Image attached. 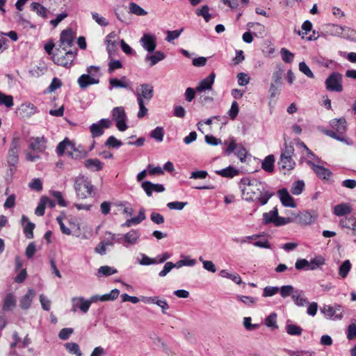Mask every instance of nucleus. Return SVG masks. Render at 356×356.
Instances as JSON below:
<instances>
[{"mask_svg":"<svg viewBox=\"0 0 356 356\" xmlns=\"http://www.w3.org/2000/svg\"><path fill=\"white\" fill-rule=\"evenodd\" d=\"M239 187L242 198L248 202H259L261 205H265L271 197V194L266 188L265 184L255 178H242Z\"/></svg>","mask_w":356,"mask_h":356,"instance_id":"nucleus-1","label":"nucleus"},{"mask_svg":"<svg viewBox=\"0 0 356 356\" xmlns=\"http://www.w3.org/2000/svg\"><path fill=\"white\" fill-rule=\"evenodd\" d=\"M346 124L347 122L345 118L332 119L330 122V125L332 130L326 129L323 130V132L330 138L348 144L346 138L344 137V134L347 130Z\"/></svg>","mask_w":356,"mask_h":356,"instance_id":"nucleus-2","label":"nucleus"},{"mask_svg":"<svg viewBox=\"0 0 356 356\" xmlns=\"http://www.w3.org/2000/svg\"><path fill=\"white\" fill-rule=\"evenodd\" d=\"M99 67L91 65L86 70L87 74L80 76L77 83L81 89H86L90 85L97 84L99 79Z\"/></svg>","mask_w":356,"mask_h":356,"instance_id":"nucleus-3","label":"nucleus"},{"mask_svg":"<svg viewBox=\"0 0 356 356\" xmlns=\"http://www.w3.org/2000/svg\"><path fill=\"white\" fill-rule=\"evenodd\" d=\"M74 189L78 197L86 199L92 195L93 186L87 177L79 175L74 180Z\"/></svg>","mask_w":356,"mask_h":356,"instance_id":"nucleus-4","label":"nucleus"},{"mask_svg":"<svg viewBox=\"0 0 356 356\" xmlns=\"http://www.w3.org/2000/svg\"><path fill=\"white\" fill-rule=\"evenodd\" d=\"M294 154V148L292 145H286L282 151L278 164L280 168L283 170H292L296 163L292 159Z\"/></svg>","mask_w":356,"mask_h":356,"instance_id":"nucleus-5","label":"nucleus"},{"mask_svg":"<svg viewBox=\"0 0 356 356\" xmlns=\"http://www.w3.org/2000/svg\"><path fill=\"white\" fill-rule=\"evenodd\" d=\"M76 51V50L69 49L63 52L58 50V52L53 56L54 62L58 65L70 67L75 58Z\"/></svg>","mask_w":356,"mask_h":356,"instance_id":"nucleus-6","label":"nucleus"},{"mask_svg":"<svg viewBox=\"0 0 356 356\" xmlns=\"http://www.w3.org/2000/svg\"><path fill=\"white\" fill-rule=\"evenodd\" d=\"M112 119L115 122L116 127L120 131L127 129V117L122 106L115 107L112 111Z\"/></svg>","mask_w":356,"mask_h":356,"instance_id":"nucleus-7","label":"nucleus"},{"mask_svg":"<svg viewBox=\"0 0 356 356\" xmlns=\"http://www.w3.org/2000/svg\"><path fill=\"white\" fill-rule=\"evenodd\" d=\"M295 223L300 225H309L313 224L317 220L318 215V213L313 211H303L298 213H293Z\"/></svg>","mask_w":356,"mask_h":356,"instance_id":"nucleus-8","label":"nucleus"},{"mask_svg":"<svg viewBox=\"0 0 356 356\" xmlns=\"http://www.w3.org/2000/svg\"><path fill=\"white\" fill-rule=\"evenodd\" d=\"M325 84L329 91L342 92V75L339 72H332L326 79Z\"/></svg>","mask_w":356,"mask_h":356,"instance_id":"nucleus-9","label":"nucleus"},{"mask_svg":"<svg viewBox=\"0 0 356 356\" xmlns=\"http://www.w3.org/2000/svg\"><path fill=\"white\" fill-rule=\"evenodd\" d=\"M234 150L235 154L236 156L240 159V161L242 163L245 162V159L248 155V151L247 149L241 144H236L235 142V140L234 138H232L230 140L229 144L226 149L225 154L227 155H229L231 153H232Z\"/></svg>","mask_w":356,"mask_h":356,"instance_id":"nucleus-10","label":"nucleus"},{"mask_svg":"<svg viewBox=\"0 0 356 356\" xmlns=\"http://www.w3.org/2000/svg\"><path fill=\"white\" fill-rule=\"evenodd\" d=\"M321 312L329 319L339 320L343 316V309L341 305H324L321 308Z\"/></svg>","mask_w":356,"mask_h":356,"instance_id":"nucleus-11","label":"nucleus"},{"mask_svg":"<svg viewBox=\"0 0 356 356\" xmlns=\"http://www.w3.org/2000/svg\"><path fill=\"white\" fill-rule=\"evenodd\" d=\"M28 143L29 149L37 153L44 152L47 149V139L43 136L31 137Z\"/></svg>","mask_w":356,"mask_h":356,"instance_id":"nucleus-12","label":"nucleus"},{"mask_svg":"<svg viewBox=\"0 0 356 356\" xmlns=\"http://www.w3.org/2000/svg\"><path fill=\"white\" fill-rule=\"evenodd\" d=\"M111 121L108 119H101L97 123H93L90 127V131L92 138H97L104 134V128H109Z\"/></svg>","mask_w":356,"mask_h":356,"instance_id":"nucleus-13","label":"nucleus"},{"mask_svg":"<svg viewBox=\"0 0 356 356\" xmlns=\"http://www.w3.org/2000/svg\"><path fill=\"white\" fill-rule=\"evenodd\" d=\"M74 33L71 29L63 30L60 36V47L63 51L69 50L74 42Z\"/></svg>","mask_w":356,"mask_h":356,"instance_id":"nucleus-14","label":"nucleus"},{"mask_svg":"<svg viewBox=\"0 0 356 356\" xmlns=\"http://www.w3.org/2000/svg\"><path fill=\"white\" fill-rule=\"evenodd\" d=\"M119 38L115 32H111L106 38V49L110 58L114 56L118 51Z\"/></svg>","mask_w":356,"mask_h":356,"instance_id":"nucleus-15","label":"nucleus"},{"mask_svg":"<svg viewBox=\"0 0 356 356\" xmlns=\"http://www.w3.org/2000/svg\"><path fill=\"white\" fill-rule=\"evenodd\" d=\"M140 43L145 50L152 53L156 47V38L153 34L145 33L140 39Z\"/></svg>","mask_w":356,"mask_h":356,"instance_id":"nucleus-16","label":"nucleus"},{"mask_svg":"<svg viewBox=\"0 0 356 356\" xmlns=\"http://www.w3.org/2000/svg\"><path fill=\"white\" fill-rule=\"evenodd\" d=\"M153 86L149 84L143 83L140 85L136 88L137 101L143 99L149 102L153 97Z\"/></svg>","mask_w":356,"mask_h":356,"instance_id":"nucleus-17","label":"nucleus"},{"mask_svg":"<svg viewBox=\"0 0 356 356\" xmlns=\"http://www.w3.org/2000/svg\"><path fill=\"white\" fill-rule=\"evenodd\" d=\"M72 311L75 312L79 309L83 313H87L90 308V302L83 297H74L72 298Z\"/></svg>","mask_w":356,"mask_h":356,"instance_id":"nucleus-18","label":"nucleus"},{"mask_svg":"<svg viewBox=\"0 0 356 356\" xmlns=\"http://www.w3.org/2000/svg\"><path fill=\"white\" fill-rule=\"evenodd\" d=\"M307 163L320 179H328L330 177L332 172L328 168L322 165H316L311 161H308Z\"/></svg>","mask_w":356,"mask_h":356,"instance_id":"nucleus-19","label":"nucleus"},{"mask_svg":"<svg viewBox=\"0 0 356 356\" xmlns=\"http://www.w3.org/2000/svg\"><path fill=\"white\" fill-rule=\"evenodd\" d=\"M278 195L282 204L286 207L296 208V204L294 199L289 194L286 188H282L278 191Z\"/></svg>","mask_w":356,"mask_h":356,"instance_id":"nucleus-20","label":"nucleus"},{"mask_svg":"<svg viewBox=\"0 0 356 356\" xmlns=\"http://www.w3.org/2000/svg\"><path fill=\"white\" fill-rule=\"evenodd\" d=\"M143 189L145 191L146 195L149 197L152 196V193H161L165 191V188L162 184H153L149 181H145L141 185Z\"/></svg>","mask_w":356,"mask_h":356,"instance_id":"nucleus-21","label":"nucleus"},{"mask_svg":"<svg viewBox=\"0 0 356 356\" xmlns=\"http://www.w3.org/2000/svg\"><path fill=\"white\" fill-rule=\"evenodd\" d=\"M140 236L139 231L136 229H131L129 232L123 235L124 246L128 247L129 245H136Z\"/></svg>","mask_w":356,"mask_h":356,"instance_id":"nucleus-22","label":"nucleus"},{"mask_svg":"<svg viewBox=\"0 0 356 356\" xmlns=\"http://www.w3.org/2000/svg\"><path fill=\"white\" fill-rule=\"evenodd\" d=\"M152 54H147L145 57V62L147 63L150 67L157 64L165 58V54L161 51L152 52Z\"/></svg>","mask_w":356,"mask_h":356,"instance_id":"nucleus-23","label":"nucleus"},{"mask_svg":"<svg viewBox=\"0 0 356 356\" xmlns=\"http://www.w3.org/2000/svg\"><path fill=\"white\" fill-rule=\"evenodd\" d=\"M215 77V74L213 72L211 73L207 78L200 81L196 88V90L197 92H204L206 90L212 89V86L214 83Z\"/></svg>","mask_w":356,"mask_h":356,"instance_id":"nucleus-24","label":"nucleus"},{"mask_svg":"<svg viewBox=\"0 0 356 356\" xmlns=\"http://www.w3.org/2000/svg\"><path fill=\"white\" fill-rule=\"evenodd\" d=\"M291 298L294 303L298 307H304L308 304L307 299L302 290H296Z\"/></svg>","mask_w":356,"mask_h":356,"instance_id":"nucleus-25","label":"nucleus"},{"mask_svg":"<svg viewBox=\"0 0 356 356\" xmlns=\"http://www.w3.org/2000/svg\"><path fill=\"white\" fill-rule=\"evenodd\" d=\"M278 216V210L276 207H274L269 212L263 213V223L264 225H268L273 223L275 225V222Z\"/></svg>","mask_w":356,"mask_h":356,"instance_id":"nucleus-26","label":"nucleus"},{"mask_svg":"<svg viewBox=\"0 0 356 356\" xmlns=\"http://www.w3.org/2000/svg\"><path fill=\"white\" fill-rule=\"evenodd\" d=\"M216 173L223 177L232 178L238 175L239 170L232 166H229L224 169L216 170Z\"/></svg>","mask_w":356,"mask_h":356,"instance_id":"nucleus-27","label":"nucleus"},{"mask_svg":"<svg viewBox=\"0 0 356 356\" xmlns=\"http://www.w3.org/2000/svg\"><path fill=\"white\" fill-rule=\"evenodd\" d=\"M85 166L93 171H99L102 169L103 163L97 159H89L85 161Z\"/></svg>","mask_w":356,"mask_h":356,"instance_id":"nucleus-28","label":"nucleus"},{"mask_svg":"<svg viewBox=\"0 0 356 356\" xmlns=\"http://www.w3.org/2000/svg\"><path fill=\"white\" fill-rule=\"evenodd\" d=\"M274 156L272 154L267 156L262 162V169L267 172H273L274 171Z\"/></svg>","mask_w":356,"mask_h":356,"instance_id":"nucleus-29","label":"nucleus"},{"mask_svg":"<svg viewBox=\"0 0 356 356\" xmlns=\"http://www.w3.org/2000/svg\"><path fill=\"white\" fill-rule=\"evenodd\" d=\"M30 7L31 10L36 13L38 15L43 18L47 17L48 10L42 4L37 2H33Z\"/></svg>","mask_w":356,"mask_h":356,"instance_id":"nucleus-30","label":"nucleus"},{"mask_svg":"<svg viewBox=\"0 0 356 356\" xmlns=\"http://www.w3.org/2000/svg\"><path fill=\"white\" fill-rule=\"evenodd\" d=\"M351 207L346 204H339L334 207V213L337 216H343L351 212Z\"/></svg>","mask_w":356,"mask_h":356,"instance_id":"nucleus-31","label":"nucleus"},{"mask_svg":"<svg viewBox=\"0 0 356 356\" xmlns=\"http://www.w3.org/2000/svg\"><path fill=\"white\" fill-rule=\"evenodd\" d=\"M325 263V258L321 255H318L309 261V270H314L321 268Z\"/></svg>","mask_w":356,"mask_h":356,"instance_id":"nucleus-32","label":"nucleus"},{"mask_svg":"<svg viewBox=\"0 0 356 356\" xmlns=\"http://www.w3.org/2000/svg\"><path fill=\"white\" fill-rule=\"evenodd\" d=\"M219 275L223 278L230 279L237 284H241L242 283L241 277L238 274H232L227 270H221L219 273Z\"/></svg>","mask_w":356,"mask_h":356,"instance_id":"nucleus-33","label":"nucleus"},{"mask_svg":"<svg viewBox=\"0 0 356 356\" xmlns=\"http://www.w3.org/2000/svg\"><path fill=\"white\" fill-rule=\"evenodd\" d=\"M118 270L116 268L108 266H102L99 268L97 273V276L100 277L102 276H109L117 273Z\"/></svg>","mask_w":356,"mask_h":356,"instance_id":"nucleus-34","label":"nucleus"},{"mask_svg":"<svg viewBox=\"0 0 356 356\" xmlns=\"http://www.w3.org/2000/svg\"><path fill=\"white\" fill-rule=\"evenodd\" d=\"M195 14L197 16H202L205 22H208L211 19V14L209 13V8L207 5H204L201 8H198L195 10Z\"/></svg>","mask_w":356,"mask_h":356,"instance_id":"nucleus-35","label":"nucleus"},{"mask_svg":"<svg viewBox=\"0 0 356 356\" xmlns=\"http://www.w3.org/2000/svg\"><path fill=\"white\" fill-rule=\"evenodd\" d=\"M265 325L272 330H276L278 328L277 324V314L273 312L268 316L265 319Z\"/></svg>","mask_w":356,"mask_h":356,"instance_id":"nucleus-36","label":"nucleus"},{"mask_svg":"<svg viewBox=\"0 0 356 356\" xmlns=\"http://www.w3.org/2000/svg\"><path fill=\"white\" fill-rule=\"evenodd\" d=\"M129 11L131 13L138 16H145L147 14V11L134 2L129 3Z\"/></svg>","mask_w":356,"mask_h":356,"instance_id":"nucleus-37","label":"nucleus"},{"mask_svg":"<svg viewBox=\"0 0 356 356\" xmlns=\"http://www.w3.org/2000/svg\"><path fill=\"white\" fill-rule=\"evenodd\" d=\"M287 334L292 336H300L302 334V329L296 325L287 323L286 325Z\"/></svg>","mask_w":356,"mask_h":356,"instance_id":"nucleus-38","label":"nucleus"},{"mask_svg":"<svg viewBox=\"0 0 356 356\" xmlns=\"http://www.w3.org/2000/svg\"><path fill=\"white\" fill-rule=\"evenodd\" d=\"M305 188V183L303 181L298 180L295 181L291 188V193L295 195H299L302 193Z\"/></svg>","mask_w":356,"mask_h":356,"instance_id":"nucleus-39","label":"nucleus"},{"mask_svg":"<svg viewBox=\"0 0 356 356\" xmlns=\"http://www.w3.org/2000/svg\"><path fill=\"white\" fill-rule=\"evenodd\" d=\"M92 19L99 26L106 27L109 23L108 21L103 16L96 12L91 13Z\"/></svg>","mask_w":356,"mask_h":356,"instance_id":"nucleus-40","label":"nucleus"},{"mask_svg":"<svg viewBox=\"0 0 356 356\" xmlns=\"http://www.w3.org/2000/svg\"><path fill=\"white\" fill-rule=\"evenodd\" d=\"M16 300L14 296L9 293L6 296L3 306L4 310H10L15 306Z\"/></svg>","mask_w":356,"mask_h":356,"instance_id":"nucleus-41","label":"nucleus"},{"mask_svg":"<svg viewBox=\"0 0 356 356\" xmlns=\"http://www.w3.org/2000/svg\"><path fill=\"white\" fill-rule=\"evenodd\" d=\"M28 186L33 191L40 192L42 190V181L40 178H35L28 184Z\"/></svg>","mask_w":356,"mask_h":356,"instance_id":"nucleus-42","label":"nucleus"},{"mask_svg":"<svg viewBox=\"0 0 356 356\" xmlns=\"http://www.w3.org/2000/svg\"><path fill=\"white\" fill-rule=\"evenodd\" d=\"M351 268V264L349 260L344 261L339 268V275L344 278L347 276Z\"/></svg>","mask_w":356,"mask_h":356,"instance_id":"nucleus-43","label":"nucleus"},{"mask_svg":"<svg viewBox=\"0 0 356 356\" xmlns=\"http://www.w3.org/2000/svg\"><path fill=\"white\" fill-rule=\"evenodd\" d=\"M280 54L282 60L286 63H291L294 58V54L286 48L280 49Z\"/></svg>","mask_w":356,"mask_h":356,"instance_id":"nucleus-44","label":"nucleus"},{"mask_svg":"<svg viewBox=\"0 0 356 356\" xmlns=\"http://www.w3.org/2000/svg\"><path fill=\"white\" fill-rule=\"evenodd\" d=\"M126 79L125 76H123L121 80L116 78L111 79L109 81L110 85L112 88H127L129 84L124 81Z\"/></svg>","mask_w":356,"mask_h":356,"instance_id":"nucleus-45","label":"nucleus"},{"mask_svg":"<svg viewBox=\"0 0 356 356\" xmlns=\"http://www.w3.org/2000/svg\"><path fill=\"white\" fill-rule=\"evenodd\" d=\"M0 105H4L8 108L12 107L13 106V97L0 92Z\"/></svg>","mask_w":356,"mask_h":356,"instance_id":"nucleus-46","label":"nucleus"},{"mask_svg":"<svg viewBox=\"0 0 356 356\" xmlns=\"http://www.w3.org/2000/svg\"><path fill=\"white\" fill-rule=\"evenodd\" d=\"M66 350L72 354H75L76 356H82L79 346L76 343H67L65 345Z\"/></svg>","mask_w":356,"mask_h":356,"instance_id":"nucleus-47","label":"nucleus"},{"mask_svg":"<svg viewBox=\"0 0 356 356\" xmlns=\"http://www.w3.org/2000/svg\"><path fill=\"white\" fill-rule=\"evenodd\" d=\"M150 136L158 142H161L164 136V131L163 127H157L153 129L150 134Z\"/></svg>","mask_w":356,"mask_h":356,"instance_id":"nucleus-48","label":"nucleus"},{"mask_svg":"<svg viewBox=\"0 0 356 356\" xmlns=\"http://www.w3.org/2000/svg\"><path fill=\"white\" fill-rule=\"evenodd\" d=\"M295 220L293 213H291V216L289 217H280L278 216L275 222V226L280 227L291 222L295 223Z\"/></svg>","mask_w":356,"mask_h":356,"instance_id":"nucleus-49","label":"nucleus"},{"mask_svg":"<svg viewBox=\"0 0 356 356\" xmlns=\"http://www.w3.org/2000/svg\"><path fill=\"white\" fill-rule=\"evenodd\" d=\"M279 291L280 292V295L283 298H286V297L291 296L294 293V288L291 285H284L280 288Z\"/></svg>","mask_w":356,"mask_h":356,"instance_id":"nucleus-50","label":"nucleus"},{"mask_svg":"<svg viewBox=\"0 0 356 356\" xmlns=\"http://www.w3.org/2000/svg\"><path fill=\"white\" fill-rule=\"evenodd\" d=\"M37 112L38 108L33 104L31 102L24 104V113H26V117H30Z\"/></svg>","mask_w":356,"mask_h":356,"instance_id":"nucleus-51","label":"nucleus"},{"mask_svg":"<svg viewBox=\"0 0 356 356\" xmlns=\"http://www.w3.org/2000/svg\"><path fill=\"white\" fill-rule=\"evenodd\" d=\"M184 28H181L179 30L168 31L166 32L167 36L165 38V40L168 42H171L174 40L177 39L180 36L181 33L184 31Z\"/></svg>","mask_w":356,"mask_h":356,"instance_id":"nucleus-52","label":"nucleus"},{"mask_svg":"<svg viewBox=\"0 0 356 356\" xmlns=\"http://www.w3.org/2000/svg\"><path fill=\"white\" fill-rule=\"evenodd\" d=\"M283 71L282 68L279 67L276 71L273 73L272 79L273 81L271 83L282 86V77Z\"/></svg>","mask_w":356,"mask_h":356,"instance_id":"nucleus-53","label":"nucleus"},{"mask_svg":"<svg viewBox=\"0 0 356 356\" xmlns=\"http://www.w3.org/2000/svg\"><path fill=\"white\" fill-rule=\"evenodd\" d=\"M299 70L303 73L308 78L313 79L314 78V74L309 67V66L305 62H300L299 63Z\"/></svg>","mask_w":356,"mask_h":356,"instance_id":"nucleus-54","label":"nucleus"},{"mask_svg":"<svg viewBox=\"0 0 356 356\" xmlns=\"http://www.w3.org/2000/svg\"><path fill=\"white\" fill-rule=\"evenodd\" d=\"M35 293L33 289H29L27 293L24 296V309H27L30 307L33 298L35 297Z\"/></svg>","mask_w":356,"mask_h":356,"instance_id":"nucleus-55","label":"nucleus"},{"mask_svg":"<svg viewBox=\"0 0 356 356\" xmlns=\"http://www.w3.org/2000/svg\"><path fill=\"white\" fill-rule=\"evenodd\" d=\"M280 288L277 286H267L264 289L263 297H271L278 293Z\"/></svg>","mask_w":356,"mask_h":356,"instance_id":"nucleus-56","label":"nucleus"},{"mask_svg":"<svg viewBox=\"0 0 356 356\" xmlns=\"http://www.w3.org/2000/svg\"><path fill=\"white\" fill-rule=\"evenodd\" d=\"M51 195L57 200L58 204L63 207L67 206L65 200H64L61 192L57 191H51Z\"/></svg>","mask_w":356,"mask_h":356,"instance_id":"nucleus-57","label":"nucleus"},{"mask_svg":"<svg viewBox=\"0 0 356 356\" xmlns=\"http://www.w3.org/2000/svg\"><path fill=\"white\" fill-rule=\"evenodd\" d=\"M47 207L43 196L40 199L38 204L35 209V214L38 216H42L44 214L45 208Z\"/></svg>","mask_w":356,"mask_h":356,"instance_id":"nucleus-58","label":"nucleus"},{"mask_svg":"<svg viewBox=\"0 0 356 356\" xmlns=\"http://www.w3.org/2000/svg\"><path fill=\"white\" fill-rule=\"evenodd\" d=\"M186 204H187V202L175 201V202H168L167 204V207L168 209H170L171 210L181 211L184 208V207Z\"/></svg>","mask_w":356,"mask_h":356,"instance_id":"nucleus-59","label":"nucleus"},{"mask_svg":"<svg viewBox=\"0 0 356 356\" xmlns=\"http://www.w3.org/2000/svg\"><path fill=\"white\" fill-rule=\"evenodd\" d=\"M238 84L241 86H245L250 82V77L244 72H240L237 74Z\"/></svg>","mask_w":356,"mask_h":356,"instance_id":"nucleus-60","label":"nucleus"},{"mask_svg":"<svg viewBox=\"0 0 356 356\" xmlns=\"http://www.w3.org/2000/svg\"><path fill=\"white\" fill-rule=\"evenodd\" d=\"M46 68L42 66H34L29 70V74L33 77H38L44 74Z\"/></svg>","mask_w":356,"mask_h":356,"instance_id":"nucleus-61","label":"nucleus"},{"mask_svg":"<svg viewBox=\"0 0 356 356\" xmlns=\"http://www.w3.org/2000/svg\"><path fill=\"white\" fill-rule=\"evenodd\" d=\"M122 145V142L113 136H110L105 143L106 146L114 148H118Z\"/></svg>","mask_w":356,"mask_h":356,"instance_id":"nucleus-62","label":"nucleus"},{"mask_svg":"<svg viewBox=\"0 0 356 356\" xmlns=\"http://www.w3.org/2000/svg\"><path fill=\"white\" fill-rule=\"evenodd\" d=\"M295 267L297 270H309V261L305 259H298L295 264Z\"/></svg>","mask_w":356,"mask_h":356,"instance_id":"nucleus-63","label":"nucleus"},{"mask_svg":"<svg viewBox=\"0 0 356 356\" xmlns=\"http://www.w3.org/2000/svg\"><path fill=\"white\" fill-rule=\"evenodd\" d=\"M239 108L237 102L234 101L232 103L230 109L228 111L229 116L232 120H234L238 114Z\"/></svg>","mask_w":356,"mask_h":356,"instance_id":"nucleus-64","label":"nucleus"}]
</instances>
